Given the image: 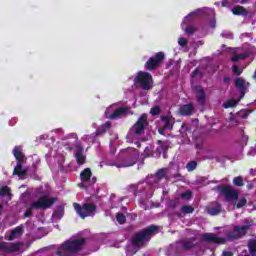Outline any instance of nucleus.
<instances>
[{"label":"nucleus","instance_id":"nucleus-36","mask_svg":"<svg viewBox=\"0 0 256 256\" xmlns=\"http://www.w3.org/2000/svg\"><path fill=\"white\" fill-rule=\"evenodd\" d=\"M142 155L144 159H146L147 157H151V155H153V148L151 146L145 147V150Z\"/></svg>","mask_w":256,"mask_h":256},{"label":"nucleus","instance_id":"nucleus-45","mask_svg":"<svg viewBox=\"0 0 256 256\" xmlns=\"http://www.w3.org/2000/svg\"><path fill=\"white\" fill-rule=\"evenodd\" d=\"M232 71L234 75H241V73H243V69H239L237 66H233Z\"/></svg>","mask_w":256,"mask_h":256},{"label":"nucleus","instance_id":"nucleus-34","mask_svg":"<svg viewBox=\"0 0 256 256\" xmlns=\"http://www.w3.org/2000/svg\"><path fill=\"white\" fill-rule=\"evenodd\" d=\"M116 221L119 223V225H124L127 218L122 213H116Z\"/></svg>","mask_w":256,"mask_h":256},{"label":"nucleus","instance_id":"nucleus-2","mask_svg":"<svg viewBox=\"0 0 256 256\" xmlns=\"http://www.w3.org/2000/svg\"><path fill=\"white\" fill-rule=\"evenodd\" d=\"M247 231H249V225L234 226V232L228 231L226 233V238L217 237L215 234H203L201 236V241H204V243H212L214 245H225L227 241H235V239L245 237Z\"/></svg>","mask_w":256,"mask_h":256},{"label":"nucleus","instance_id":"nucleus-25","mask_svg":"<svg viewBox=\"0 0 256 256\" xmlns=\"http://www.w3.org/2000/svg\"><path fill=\"white\" fill-rule=\"evenodd\" d=\"M233 15H242V17H247L248 12L242 6H236L231 9Z\"/></svg>","mask_w":256,"mask_h":256},{"label":"nucleus","instance_id":"nucleus-24","mask_svg":"<svg viewBox=\"0 0 256 256\" xmlns=\"http://www.w3.org/2000/svg\"><path fill=\"white\" fill-rule=\"evenodd\" d=\"M139 205L142 209H144V211H147V209H151L153 207H160L161 206V204H159V203L155 204V203L149 202V201L144 202L142 199L139 200Z\"/></svg>","mask_w":256,"mask_h":256},{"label":"nucleus","instance_id":"nucleus-22","mask_svg":"<svg viewBox=\"0 0 256 256\" xmlns=\"http://www.w3.org/2000/svg\"><path fill=\"white\" fill-rule=\"evenodd\" d=\"M97 137V134L94 132L92 134L83 135L81 139L84 143H87V145H93V143L97 141Z\"/></svg>","mask_w":256,"mask_h":256},{"label":"nucleus","instance_id":"nucleus-17","mask_svg":"<svg viewBox=\"0 0 256 256\" xmlns=\"http://www.w3.org/2000/svg\"><path fill=\"white\" fill-rule=\"evenodd\" d=\"M25 163L27 162H17L13 175H17L19 179H25V175L29 173V167L25 166Z\"/></svg>","mask_w":256,"mask_h":256},{"label":"nucleus","instance_id":"nucleus-29","mask_svg":"<svg viewBox=\"0 0 256 256\" xmlns=\"http://www.w3.org/2000/svg\"><path fill=\"white\" fill-rule=\"evenodd\" d=\"M240 101H241V99H239V100H235V99L227 100L223 103V107H224V109H230V107H237V104Z\"/></svg>","mask_w":256,"mask_h":256},{"label":"nucleus","instance_id":"nucleus-7","mask_svg":"<svg viewBox=\"0 0 256 256\" xmlns=\"http://www.w3.org/2000/svg\"><path fill=\"white\" fill-rule=\"evenodd\" d=\"M37 200L33 201L30 205V209H50V207L57 201L55 197L49 195V191L40 187L36 190Z\"/></svg>","mask_w":256,"mask_h":256},{"label":"nucleus","instance_id":"nucleus-39","mask_svg":"<svg viewBox=\"0 0 256 256\" xmlns=\"http://www.w3.org/2000/svg\"><path fill=\"white\" fill-rule=\"evenodd\" d=\"M233 183L237 187H243V178L241 176H238V177L233 179Z\"/></svg>","mask_w":256,"mask_h":256},{"label":"nucleus","instance_id":"nucleus-64","mask_svg":"<svg viewBox=\"0 0 256 256\" xmlns=\"http://www.w3.org/2000/svg\"><path fill=\"white\" fill-rule=\"evenodd\" d=\"M93 127L96 128V127H97V124H93Z\"/></svg>","mask_w":256,"mask_h":256},{"label":"nucleus","instance_id":"nucleus-54","mask_svg":"<svg viewBox=\"0 0 256 256\" xmlns=\"http://www.w3.org/2000/svg\"><path fill=\"white\" fill-rule=\"evenodd\" d=\"M229 5V0H222V7H227Z\"/></svg>","mask_w":256,"mask_h":256},{"label":"nucleus","instance_id":"nucleus-43","mask_svg":"<svg viewBox=\"0 0 256 256\" xmlns=\"http://www.w3.org/2000/svg\"><path fill=\"white\" fill-rule=\"evenodd\" d=\"M191 197H192L191 191H186V192H184V193L181 194V198H182V199H187V200H189V199H191Z\"/></svg>","mask_w":256,"mask_h":256},{"label":"nucleus","instance_id":"nucleus-50","mask_svg":"<svg viewBox=\"0 0 256 256\" xmlns=\"http://www.w3.org/2000/svg\"><path fill=\"white\" fill-rule=\"evenodd\" d=\"M216 20H215V18H213L211 21H210V27L212 28V29H215V25H216Z\"/></svg>","mask_w":256,"mask_h":256},{"label":"nucleus","instance_id":"nucleus-44","mask_svg":"<svg viewBox=\"0 0 256 256\" xmlns=\"http://www.w3.org/2000/svg\"><path fill=\"white\" fill-rule=\"evenodd\" d=\"M187 39L186 38H183V37H180L178 39V44L180 45V47H185V45H187Z\"/></svg>","mask_w":256,"mask_h":256},{"label":"nucleus","instance_id":"nucleus-37","mask_svg":"<svg viewBox=\"0 0 256 256\" xmlns=\"http://www.w3.org/2000/svg\"><path fill=\"white\" fill-rule=\"evenodd\" d=\"M0 195L2 197H5L7 195H11V189L7 186H4V187L0 188Z\"/></svg>","mask_w":256,"mask_h":256},{"label":"nucleus","instance_id":"nucleus-57","mask_svg":"<svg viewBox=\"0 0 256 256\" xmlns=\"http://www.w3.org/2000/svg\"><path fill=\"white\" fill-rule=\"evenodd\" d=\"M244 224L245 225H251V220L250 219H245Z\"/></svg>","mask_w":256,"mask_h":256},{"label":"nucleus","instance_id":"nucleus-27","mask_svg":"<svg viewBox=\"0 0 256 256\" xmlns=\"http://www.w3.org/2000/svg\"><path fill=\"white\" fill-rule=\"evenodd\" d=\"M248 251L251 256H256V239H250L248 241Z\"/></svg>","mask_w":256,"mask_h":256},{"label":"nucleus","instance_id":"nucleus-53","mask_svg":"<svg viewBox=\"0 0 256 256\" xmlns=\"http://www.w3.org/2000/svg\"><path fill=\"white\" fill-rule=\"evenodd\" d=\"M111 201H112V203H117V201H119V198H117L115 195H112Z\"/></svg>","mask_w":256,"mask_h":256},{"label":"nucleus","instance_id":"nucleus-10","mask_svg":"<svg viewBox=\"0 0 256 256\" xmlns=\"http://www.w3.org/2000/svg\"><path fill=\"white\" fill-rule=\"evenodd\" d=\"M131 110L129 107H121V102L110 105L104 112L106 119H121L125 115H129Z\"/></svg>","mask_w":256,"mask_h":256},{"label":"nucleus","instance_id":"nucleus-51","mask_svg":"<svg viewBox=\"0 0 256 256\" xmlns=\"http://www.w3.org/2000/svg\"><path fill=\"white\" fill-rule=\"evenodd\" d=\"M222 256H233V252H231V251H223Z\"/></svg>","mask_w":256,"mask_h":256},{"label":"nucleus","instance_id":"nucleus-59","mask_svg":"<svg viewBox=\"0 0 256 256\" xmlns=\"http://www.w3.org/2000/svg\"><path fill=\"white\" fill-rule=\"evenodd\" d=\"M134 143H135L136 147H141V142L136 141Z\"/></svg>","mask_w":256,"mask_h":256},{"label":"nucleus","instance_id":"nucleus-19","mask_svg":"<svg viewBox=\"0 0 256 256\" xmlns=\"http://www.w3.org/2000/svg\"><path fill=\"white\" fill-rule=\"evenodd\" d=\"M221 211H222L221 204H219L218 202H213L212 204L206 207V213H208V215H212V216L219 215Z\"/></svg>","mask_w":256,"mask_h":256},{"label":"nucleus","instance_id":"nucleus-16","mask_svg":"<svg viewBox=\"0 0 256 256\" xmlns=\"http://www.w3.org/2000/svg\"><path fill=\"white\" fill-rule=\"evenodd\" d=\"M163 59H165V54H163V52L156 53L154 57L150 58L146 62V69H148V71H153V69H157V67H159Z\"/></svg>","mask_w":256,"mask_h":256},{"label":"nucleus","instance_id":"nucleus-26","mask_svg":"<svg viewBox=\"0 0 256 256\" xmlns=\"http://www.w3.org/2000/svg\"><path fill=\"white\" fill-rule=\"evenodd\" d=\"M108 129H111V122H106L105 124H102L99 128H97L95 133L99 137L100 135H103Z\"/></svg>","mask_w":256,"mask_h":256},{"label":"nucleus","instance_id":"nucleus-28","mask_svg":"<svg viewBox=\"0 0 256 256\" xmlns=\"http://www.w3.org/2000/svg\"><path fill=\"white\" fill-rule=\"evenodd\" d=\"M180 113H181V115H184V116L191 115V113H193V105L186 104V105L182 106L180 108Z\"/></svg>","mask_w":256,"mask_h":256},{"label":"nucleus","instance_id":"nucleus-48","mask_svg":"<svg viewBox=\"0 0 256 256\" xmlns=\"http://www.w3.org/2000/svg\"><path fill=\"white\" fill-rule=\"evenodd\" d=\"M115 151H116V149H115V147L113 146V142H110V153H111L112 155H115Z\"/></svg>","mask_w":256,"mask_h":256},{"label":"nucleus","instance_id":"nucleus-61","mask_svg":"<svg viewBox=\"0 0 256 256\" xmlns=\"http://www.w3.org/2000/svg\"><path fill=\"white\" fill-rule=\"evenodd\" d=\"M1 211H3V206H0V215H1Z\"/></svg>","mask_w":256,"mask_h":256},{"label":"nucleus","instance_id":"nucleus-60","mask_svg":"<svg viewBox=\"0 0 256 256\" xmlns=\"http://www.w3.org/2000/svg\"><path fill=\"white\" fill-rule=\"evenodd\" d=\"M24 217H31V213L26 212V213L24 214Z\"/></svg>","mask_w":256,"mask_h":256},{"label":"nucleus","instance_id":"nucleus-49","mask_svg":"<svg viewBox=\"0 0 256 256\" xmlns=\"http://www.w3.org/2000/svg\"><path fill=\"white\" fill-rule=\"evenodd\" d=\"M40 141H45V139H49V135L48 134H42L40 137H39Z\"/></svg>","mask_w":256,"mask_h":256},{"label":"nucleus","instance_id":"nucleus-40","mask_svg":"<svg viewBox=\"0 0 256 256\" xmlns=\"http://www.w3.org/2000/svg\"><path fill=\"white\" fill-rule=\"evenodd\" d=\"M247 205V199L240 198L238 203L236 204L237 209H241V207H245Z\"/></svg>","mask_w":256,"mask_h":256},{"label":"nucleus","instance_id":"nucleus-23","mask_svg":"<svg viewBox=\"0 0 256 256\" xmlns=\"http://www.w3.org/2000/svg\"><path fill=\"white\" fill-rule=\"evenodd\" d=\"M235 85L237 89L241 92V99L245 96V89H247V86L245 85V80L243 78H237L235 81Z\"/></svg>","mask_w":256,"mask_h":256},{"label":"nucleus","instance_id":"nucleus-56","mask_svg":"<svg viewBox=\"0 0 256 256\" xmlns=\"http://www.w3.org/2000/svg\"><path fill=\"white\" fill-rule=\"evenodd\" d=\"M57 217H59V213H54L53 215H52V219H53V221H55V219H57Z\"/></svg>","mask_w":256,"mask_h":256},{"label":"nucleus","instance_id":"nucleus-41","mask_svg":"<svg viewBox=\"0 0 256 256\" xmlns=\"http://www.w3.org/2000/svg\"><path fill=\"white\" fill-rule=\"evenodd\" d=\"M221 37H223L224 39H233V33H231L230 31H223L221 33Z\"/></svg>","mask_w":256,"mask_h":256},{"label":"nucleus","instance_id":"nucleus-31","mask_svg":"<svg viewBox=\"0 0 256 256\" xmlns=\"http://www.w3.org/2000/svg\"><path fill=\"white\" fill-rule=\"evenodd\" d=\"M193 247H195V239L194 238L183 242L182 249H184V251H189V250L193 249Z\"/></svg>","mask_w":256,"mask_h":256},{"label":"nucleus","instance_id":"nucleus-8","mask_svg":"<svg viewBox=\"0 0 256 256\" xmlns=\"http://www.w3.org/2000/svg\"><path fill=\"white\" fill-rule=\"evenodd\" d=\"M171 177L177 179V177H181V174L171 175V168H162L158 170L155 175L148 176L146 178V183L150 187H153V189H159V187H163L161 181H163V179H171Z\"/></svg>","mask_w":256,"mask_h":256},{"label":"nucleus","instance_id":"nucleus-52","mask_svg":"<svg viewBox=\"0 0 256 256\" xmlns=\"http://www.w3.org/2000/svg\"><path fill=\"white\" fill-rule=\"evenodd\" d=\"M249 0H234V3H241L242 5H245V3H248Z\"/></svg>","mask_w":256,"mask_h":256},{"label":"nucleus","instance_id":"nucleus-9","mask_svg":"<svg viewBox=\"0 0 256 256\" xmlns=\"http://www.w3.org/2000/svg\"><path fill=\"white\" fill-rule=\"evenodd\" d=\"M201 13H206V15H211L212 17L215 16V10L211 9V8H201V9L191 12L183 19L182 24H181V27H182L184 33H186V35H193V33H195L196 29L193 26L185 28V25H187L189 22L193 21V17H195V15H199Z\"/></svg>","mask_w":256,"mask_h":256},{"label":"nucleus","instance_id":"nucleus-14","mask_svg":"<svg viewBox=\"0 0 256 256\" xmlns=\"http://www.w3.org/2000/svg\"><path fill=\"white\" fill-rule=\"evenodd\" d=\"M216 190L220 195L224 196L228 203H234V201L239 199V192L233 190L230 186H218Z\"/></svg>","mask_w":256,"mask_h":256},{"label":"nucleus","instance_id":"nucleus-30","mask_svg":"<svg viewBox=\"0 0 256 256\" xmlns=\"http://www.w3.org/2000/svg\"><path fill=\"white\" fill-rule=\"evenodd\" d=\"M163 129H159L160 135H163V131L171 129V121L169 118H162Z\"/></svg>","mask_w":256,"mask_h":256},{"label":"nucleus","instance_id":"nucleus-35","mask_svg":"<svg viewBox=\"0 0 256 256\" xmlns=\"http://www.w3.org/2000/svg\"><path fill=\"white\" fill-rule=\"evenodd\" d=\"M193 211H195V209L192 206L184 205L181 207V213L189 214L193 213Z\"/></svg>","mask_w":256,"mask_h":256},{"label":"nucleus","instance_id":"nucleus-6","mask_svg":"<svg viewBox=\"0 0 256 256\" xmlns=\"http://www.w3.org/2000/svg\"><path fill=\"white\" fill-rule=\"evenodd\" d=\"M159 233V226H149L146 229H142L136 233L131 238L132 247H136L137 249H143L146 243L151 241L153 235H157Z\"/></svg>","mask_w":256,"mask_h":256},{"label":"nucleus","instance_id":"nucleus-4","mask_svg":"<svg viewBox=\"0 0 256 256\" xmlns=\"http://www.w3.org/2000/svg\"><path fill=\"white\" fill-rule=\"evenodd\" d=\"M85 245H87V238L79 237V238L66 240L57 249L56 255L58 256L75 255L76 253H80L82 249H85Z\"/></svg>","mask_w":256,"mask_h":256},{"label":"nucleus","instance_id":"nucleus-62","mask_svg":"<svg viewBox=\"0 0 256 256\" xmlns=\"http://www.w3.org/2000/svg\"><path fill=\"white\" fill-rule=\"evenodd\" d=\"M114 207H118L117 205H115V204H112V209H114Z\"/></svg>","mask_w":256,"mask_h":256},{"label":"nucleus","instance_id":"nucleus-21","mask_svg":"<svg viewBox=\"0 0 256 256\" xmlns=\"http://www.w3.org/2000/svg\"><path fill=\"white\" fill-rule=\"evenodd\" d=\"M196 99L200 105H205V91L201 86L195 88Z\"/></svg>","mask_w":256,"mask_h":256},{"label":"nucleus","instance_id":"nucleus-42","mask_svg":"<svg viewBox=\"0 0 256 256\" xmlns=\"http://www.w3.org/2000/svg\"><path fill=\"white\" fill-rule=\"evenodd\" d=\"M150 113L151 115H159V113H161V108H159V106H155L151 108Z\"/></svg>","mask_w":256,"mask_h":256},{"label":"nucleus","instance_id":"nucleus-18","mask_svg":"<svg viewBox=\"0 0 256 256\" xmlns=\"http://www.w3.org/2000/svg\"><path fill=\"white\" fill-rule=\"evenodd\" d=\"M13 155L17 163H27V157H25V154H23V147L15 146L13 149Z\"/></svg>","mask_w":256,"mask_h":256},{"label":"nucleus","instance_id":"nucleus-12","mask_svg":"<svg viewBox=\"0 0 256 256\" xmlns=\"http://www.w3.org/2000/svg\"><path fill=\"white\" fill-rule=\"evenodd\" d=\"M147 125H149V122H147V114H142L137 122L130 128L127 138L133 140L136 137L143 135Z\"/></svg>","mask_w":256,"mask_h":256},{"label":"nucleus","instance_id":"nucleus-58","mask_svg":"<svg viewBox=\"0 0 256 256\" xmlns=\"http://www.w3.org/2000/svg\"><path fill=\"white\" fill-rule=\"evenodd\" d=\"M178 202H170V207H175Z\"/></svg>","mask_w":256,"mask_h":256},{"label":"nucleus","instance_id":"nucleus-55","mask_svg":"<svg viewBox=\"0 0 256 256\" xmlns=\"http://www.w3.org/2000/svg\"><path fill=\"white\" fill-rule=\"evenodd\" d=\"M249 173H250V175H252L253 177H255V175H256V170L250 169Z\"/></svg>","mask_w":256,"mask_h":256},{"label":"nucleus","instance_id":"nucleus-20","mask_svg":"<svg viewBox=\"0 0 256 256\" xmlns=\"http://www.w3.org/2000/svg\"><path fill=\"white\" fill-rule=\"evenodd\" d=\"M23 235V227L17 226L13 230H11L10 235L8 236V241H14V239H18Z\"/></svg>","mask_w":256,"mask_h":256},{"label":"nucleus","instance_id":"nucleus-11","mask_svg":"<svg viewBox=\"0 0 256 256\" xmlns=\"http://www.w3.org/2000/svg\"><path fill=\"white\" fill-rule=\"evenodd\" d=\"M91 175V169H84L80 173L81 183L79 184V187L80 189H85L86 191H89L91 195H95V190H93V187H95V184L97 183V178L91 177Z\"/></svg>","mask_w":256,"mask_h":256},{"label":"nucleus","instance_id":"nucleus-63","mask_svg":"<svg viewBox=\"0 0 256 256\" xmlns=\"http://www.w3.org/2000/svg\"><path fill=\"white\" fill-rule=\"evenodd\" d=\"M36 163H41V160H36Z\"/></svg>","mask_w":256,"mask_h":256},{"label":"nucleus","instance_id":"nucleus-32","mask_svg":"<svg viewBox=\"0 0 256 256\" xmlns=\"http://www.w3.org/2000/svg\"><path fill=\"white\" fill-rule=\"evenodd\" d=\"M246 57H249V54L247 52L244 53H236L232 57L233 63H237V61H240V59H245Z\"/></svg>","mask_w":256,"mask_h":256},{"label":"nucleus","instance_id":"nucleus-47","mask_svg":"<svg viewBox=\"0 0 256 256\" xmlns=\"http://www.w3.org/2000/svg\"><path fill=\"white\" fill-rule=\"evenodd\" d=\"M248 155L250 157H255V155H256V147H251L250 150L248 151Z\"/></svg>","mask_w":256,"mask_h":256},{"label":"nucleus","instance_id":"nucleus-33","mask_svg":"<svg viewBox=\"0 0 256 256\" xmlns=\"http://www.w3.org/2000/svg\"><path fill=\"white\" fill-rule=\"evenodd\" d=\"M127 191L129 193H133L135 196L137 195L138 191H139V184H130L127 187Z\"/></svg>","mask_w":256,"mask_h":256},{"label":"nucleus","instance_id":"nucleus-5","mask_svg":"<svg viewBox=\"0 0 256 256\" xmlns=\"http://www.w3.org/2000/svg\"><path fill=\"white\" fill-rule=\"evenodd\" d=\"M134 81V85H132L131 89L125 91V99H132L135 101V89H137V83L140 85L142 89L145 91H149L151 87H153V76L149 74V72H138L136 76L130 78Z\"/></svg>","mask_w":256,"mask_h":256},{"label":"nucleus","instance_id":"nucleus-15","mask_svg":"<svg viewBox=\"0 0 256 256\" xmlns=\"http://www.w3.org/2000/svg\"><path fill=\"white\" fill-rule=\"evenodd\" d=\"M24 243L23 242H15V243H7V242H0V251L2 253H17L21 251V247H23Z\"/></svg>","mask_w":256,"mask_h":256},{"label":"nucleus","instance_id":"nucleus-46","mask_svg":"<svg viewBox=\"0 0 256 256\" xmlns=\"http://www.w3.org/2000/svg\"><path fill=\"white\" fill-rule=\"evenodd\" d=\"M191 77H192V79H195L197 77H201V74L199 73V68H196L195 71L192 72Z\"/></svg>","mask_w":256,"mask_h":256},{"label":"nucleus","instance_id":"nucleus-3","mask_svg":"<svg viewBox=\"0 0 256 256\" xmlns=\"http://www.w3.org/2000/svg\"><path fill=\"white\" fill-rule=\"evenodd\" d=\"M139 159V151L134 148H126L120 151L116 161H108L106 165L110 167H117L121 169L123 167H133Z\"/></svg>","mask_w":256,"mask_h":256},{"label":"nucleus","instance_id":"nucleus-38","mask_svg":"<svg viewBox=\"0 0 256 256\" xmlns=\"http://www.w3.org/2000/svg\"><path fill=\"white\" fill-rule=\"evenodd\" d=\"M187 171H195L197 169V162L196 161H191L186 165Z\"/></svg>","mask_w":256,"mask_h":256},{"label":"nucleus","instance_id":"nucleus-1","mask_svg":"<svg viewBox=\"0 0 256 256\" xmlns=\"http://www.w3.org/2000/svg\"><path fill=\"white\" fill-rule=\"evenodd\" d=\"M51 133L57 135L58 139H61V141H65V144L58 142L57 145H55L49 151V153L45 155L46 161L50 167H58V169H63V163H65L64 149H66V151H73L72 143H74V157L76 159V163L78 165H85L87 156L85 155L83 144L79 142V136L77 133H70L65 135V132L61 128L55 129Z\"/></svg>","mask_w":256,"mask_h":256},{"label":"nucleus","instance_id":"nucleus-13","mask_svg":"<svg viewBox=\"0 0 256 256\" xmlns=\"http://www.w3.org/2000/svg\"><path fill=\"white\" fill-rule=\"evenodd\" d=\"M73 205L77 215H79L81 219L95 217V213H97V207L94 204L85 203L80 206L79 203H74Z\"/></svg>","mask_w":256,"mask_h":256}]
</instances>
